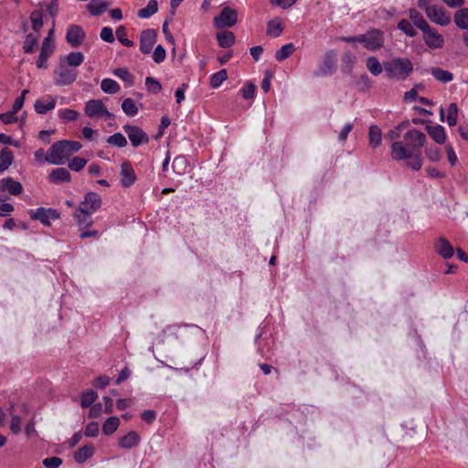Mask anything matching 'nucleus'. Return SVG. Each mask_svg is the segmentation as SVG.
I'll list each match as a JSON object with an SVG mask.
<instances>
[{
    "label": "nucleus",
    "instance_id": "nucleus-1",
    "mask_svg": "<svg viewBox=\"0 0 468 468\" xmlns=\"http://www.w3.org/2000/svg\"><path fill=\"white\" fill-rule=\"evenodd\" d=\"M391 157L396 161L409 160L407 166L415 171L420 170L422 165L420 153L409 152L403 148V143L400 141L391 144Z\"/></svg>",
    "mask_w": 468,
    "mask_h": 468
},
{
    "label": "nucleus",
    "instance_id": "nucleus-8",
    "mask_svg": "<svg viewBox=\"0 0 468 468\" xmlns=\"http://www.w3.org/2000/svg\"><path fill=\"white\" fill-rule=\"evenodd\" d=\"M421 32L423 41L427 47L432 49L443 48L445 42L444 37L435 28L429 25Z\"/></svg>",
    "mask_w": 468,
    "mask_h": 468
},
{
    "label": "nucleus",
    "instance_id": "nucleus-33",
    "mask_svg": "<svg viewBox=\"0 0 468 468\" xmlns=\"http://www.w3.org/2000/svg\"><path fill=\"white\" fill-rule=\"evenodd\" d=\"M158 11V3L156 0H150L147 5L138 11L140 18H149Z\"/></svg>",
    "mask_w": 468,
    "mask_h": 468
},
{
    "label": "nucleus",
    "instance_id": "nucleus-22",
    "mask_svg": "<svg viewBox=\"0 0 468 468\" xmlns=\"http://www.w3.org/2000/svg\"><path fill=\"white\" fill-rule=\"evenodd\" d=\"M141 437L138 432L134 431H129L126 435L119 440V446L123 449H132L139 444Z\"/></svg>",
    "mask_w": 468,
    "mask_h": 468
},
{
    "label": "nucleus",
    "instance_id": "nucleus-54",
    "mask_svg": "<svg viewBox=\"0 0 468 468\" xmlns=\"http://www.w3.org/2000/svg\"><path fill=\"white\" fill-rule=\"evenodd\" d=\"M87 164V160L82 157L76 156L69 163V168L72 171H80Z\"/></svg>",
    "mask_w": 468,
    "mask_h": 468
},
{
    "label": "nucleus",
    "instance_id": "nucleus-29",
    "mask_svg": "<svg viewBox=\"0 0 468 468\" xmlns=\"http://www.w3.org/2000/svg\"><path fill=\"white\" fill-rule=\"evenodd\" d=\"M369 145L373 148H377L381 144L382 133L378 125H371L368 131Z\"/></svg>",
    "mask_w": 468,
    "mask_h": 468
},
{
    "label": "nucleus",
    "instance_id": "nucleus-3",
    "mask_svg": "<svg viewBox=\"0 0 468 468\" xmlns=\"http://www.w3.org/2000/svg\"><path fill=\"white\" fill-rule=\"evenodd\" d=\"M403 148L409 152L420 153V148L425 144L426 135L416 129L409 130L403 136Z\"/></svg>",
    "mask_w": 468,
    "mask_h": 468
},
{
    "label": "nucleus",
    "instance_id": "nucleus-50",
    "mask_svg": "<svg viewBox=\"0 0 468 468\" xmlns=\"http://www.w3.org/2000/svg\"><path fill=\"white\" fill-rule=\"evenodd\" d=\"M30 20L32 23V28L35 31H39L43 27L42 13L38 10H34L30 15Z\"/></svg>",
    "mask_w": 468,
    "mask_h": 468
},
{
    "label": "nucleus",
    "instance_id": "nucleus-20",
    "mask_svg": "<svg viewBox=\"0 0 468 468\" xmlns=\"http://www.w3.org/2000/svg\"><path fill=\"white\" fill-rule=\"evenodd\" d=\"M0 190L8 191L11 195L18 196L23 191V186L20 182L15 181L11 177H5L0 181Z\"/></svg>",
    "mask_w": 468,
    "mask_h": 468
},
{
    "label": "nucleus",
    "instance_id": "nucleus-4",
    "mask_svg": "<svg viewBox=\"0 0 468 468\" xmlns=\"http://www.w3.org/2000/svg\"><path fill=\"white\" fill-rule=\"evenodd\" d=\"M69 153L66 144V140L58 141L51 145L45 156V161L52 165H61L69 157Z\"/></svg>",
    "mask_w": 468,
    "mask_h": 468
},
{
    "label": "nucleus",
    "instance_id": "nucleus-63",
    "mask_svg": "<svg viewBox=\"0 0 468 468\" xmlns=\"http://www.w3.org/2000/svg\"><path fill=\"white\" fill-rule=\"evenodd\" d=\"M10 430L13 433L17 434L21 431V419L16 415H12Z\"/></svg>",
    "mask_w": 468,
    "mask_h": 468
},
{
    "label": "nucleus",
    "instance_id": "nucleus-53",
    "mask_svg": "<svg viewBox=\"0 0 468 468\" xmlns=\"http://www.w3.org/2000/svg\"><path fill=\"white\" fill-rule=\"evenodd\" d=\"M116 37L123 46L128 48L133 46V42L126 37V29L123 26H120L116 29Z\"/></svg>",
    "mask_w": 468,
    "mask_h": 468
},
{
    "label": "nucleus",
    "instance_id": "nucleus-58",
    "mask_svg": "<svg viewBox=\"0 0 468 468\" xmlns=\"http://www.w3.org/2000/svg\"><path fill=\"white\" fill-rule=\"evenodd\" d=\"M16 112L10 111L0 114V121L5 124H11L17 121Z\"/></svg>",
    "mask_w": 468,
    "mask_h": 468
},
{
    "label": "nucleus",
    "instance_id": "nucleus-61",
    "mask_svg": "<svg viewBox=\"0 0 468 468\" xmlns=\"http://www.w3.org/2000/svg\"><path fill=\"white\" fill-rule=\"evenodd\" d=\"M79 115L80 113L77 111L71 109H65L59 112V116L67 121H75Z\"/></svg>",
    "mask_w": 468,
    "mask_h": 468
},
{
    "label": "nucleus",
    "instance_id": "nucleus-35",
    "mask_svg": "<svg viewBox=\"0 0 468 468\" xmlns=\"http://www.w3.org/2000/svg\"><path fill=\"white\" fill-rule=\"evenodd\" d=\"M119 425L120 420L118 417H110L102 425V432L111 435L118 429Z\"/></svg>",
    "mask_w": 468,
    "mask_h": 468
},
{
    "label": "nucleus",
    "instance_id": "nucleus-34",
    "mask_svg": "<svg viewBox=\"0 0 468 468\" xmlns=\"http://www.w3.org/2000/svg\"><path fill=\"white\" fill-rule=\"evenodd\" d=\"M101 89L108 94H115L120 90V85L112 79H103L101 82Z\"/></svg>",
    "mask_w": 468,
    "mask_h": 468
},
{
    "label": "nucleus",
    "instance_id": "nucleus-7",
    "mask_svg": "<svg viewBox=\"0 0 468 468\" xmlns=\"http://www.w3.org/2000/svg\"><path fill=\"white\" fill-rule=\"evenodd\" d=\"M84 111L90 118L104 116L107 119H114V115L107 110L101 100H90L87 101Z\"/></svg>",
    "mask_w": 468,
    "mask_h": 468
},
{
    "label": "nucleus",
    "instance_id": "nucleus-10",
    "mask_svg": "<svg viewBox=\"0 0 468 468\" xmlns=\"http://www.w3.org/2000/svg\"><path fill=\"white\" fill-rule=\"evenodd\" d=\"M123 130L133 147H138L149 142L147 133L138 126L126 124L123 126Z\"/></svg>",
    "mask_w": 468,
    "mask_h": 468
},
{
    "label": "nucleus",
    "instance_id": "nucleus-26",
    "mask_svg": "<svg viewBox=\"0 0 468 468\" xmlns=\"http://www.w3.org/2000/svg\"><path fill=\"white\" fill-rule=\"evenodd\" d=\"M431 74L436 80L441 83H448L453 80V74L452 72L439 67L431 68Z\"/></svg>",
    "mask_w": 468,
    "mask_h": 468
},
{
    "label": "nucleus",
    "instance_id": "nucleus-24",
    "mask_svg": "<svg viewBox=\"0 0 468 468\" xmlns=\"http://www.w3.org/2000/svg\"><path fill=\"white\" fill-rule=\"evenodd\" d=\"M429 135L439 144H443L446 141L444 128L441 125H427L425 127Z\"/></svg>",
    "mask_w": 468,
    "mask_h": 468
},
{
    "label": "nucleus",
    "instance_id": "nucleus-52",
    "mask_svg": "<svg viewBox=\"0 0 468 468\" xmlns=\"http://www.w3.org/2000/svg\"><path fill=\"white\" fill-rule=\"evenodd\" d=\"M145 86H146L148 91L154 93V94L160 92L162 90L161 83L157 80L154 79L153 77H147L145 79Z\"/></svg>",
    "mask_w": 468,
    "mask_h": 468
},
{
    "label": "nucleus",
    "instance_id": "nucleus-6",
    "mask_svg": "<svg viewBox=\"0 0 468 468\" xmlns=\"http://www.w3.org/2000/svg\"><path fill=\"white\" fill-rule=\"evenodd\" d=\"M238 21V13L235 9L225 6L220 14L214 17V26L217 28H226L233 27Z\"/></svg>",
    "mask_w": 468,
    "mask_h": 468
},
{
    "label": "nucleus",
    "instance_id": "nucleus-37",
    "mask_svg": "<svg viewBox=\"0 0 468 468\" xmlns=\"http://www.w3.org/2000/svg\"><path fill=\"white\" fill-rule=\"evenodd\" d=\"M122 112L130 117H133L138 113V108L135 105V102L131 98H126L122 101Z\"/></svg>",
    "mask_w": 468,
    "mask_h": 468
},
{
    "label": "nucleus",
    "instance_id": "nucleus-60",
    "mask_svg": "<svg viewBox=\"0 0 468 468\" xmlns=\"http://www.w3.org/2000/svg\"><path fill=\"white\" fill-rule=\"evenodd\" d=\"M99 433L98 422L92 421L86 426L84 434L87 437H96Z\"/></svg>",
    "mask_w": 468,
    "mask_h": 468
},
{
    "label": "nucleus",
    "instance_id": "nucleus-13",
    "mask_svg": "<svg viewBox=\"0 0 468 468\" xmlns=\"http://www.w3.org/2000/svg\"><path fill=\"white\" fill-rule=\"evenodd\" d=\"M55 75H57L56 83L58 85H69L76 80L77 71L69 69L63 61H61L58 68L55 70Z\"/></svg>",
    "mask_w": 468,
    "mask_h": 468
},
{
    "label": "nucleus",
    "instance_id": "nucleus-55",
    "mask_svg": "<svg viewBox=\"0 0 468 468\" xmlns=\"http://www.w3.org/2000/svg\"><path fill=\"white\" fill-rule=\"evenodd\" d=\"M425 154L427 155V157L432 161V162H437L441 159V151L438 147L436 146H430V147H427L426 150H425Z\"/></svg>",
    "mask_w": 468,
    "mask_h": 468
},
{
    "label": "nucleus",
    "instance_id": "nucleus-59",
    "mask_svg": "<svg viewBox=\"0 0 468 468\" xmlns=\"http://www.w3.org/2000/svg\"><path fill=\"white\" fill-rule=\"evenodd\" d=\"M62 463V460L59 457H49L43 460V465L46 468H58Z\"/></svg>",
    "mask_w": 468,
    "mask_h": 468
},
{
    "label": "nucleus",
    "instance_id": "nucleus-62",
    "mask_svg": "<svg viewBox=\"0 0 468 468\" xmlns=\"http://www.w3.org/2000/svg\"><path fill=\"white\" fill-rule=\"evenodd\" d=\"M101 38L108 43L114 42V36L111 27H105L101 31Z\"/></svg>",
    "mask_w": 468,
    "mask_h": 468
},
{
    "label": "nucleus",
    "instance_id": "nucleus-27",
    "mask_svg": "<svg viewBox=\"0 0 468 468\" xmlns=\"http://www.w3.org/2000/svg\"><path fill=\"white\" fill-rule=\"evenodd\" d=\"M109 6V3L103 0H91L87 9L92 16H100L106 11Z\"/></svg>",
    "mask_w": 468,
    "mask_h": 468
},
{
    "label": "nucleus",
    "instance_id": "nucleus-14",
    "mask_svg": "<svg viewBox=\"0 0 468 468\" xmlns=\"http://www.w3.org/2000/svg\"><path fill=\"white\" fill-rule=\"evenodd\" d=\"M384 34L379 29H372L367 32L365 48L370 51H375L383 47Z\"/></svg>",
    "mask_w": 468,
    "mask_h": 468
},
{
    "label": "nucleus",
    "instance_id": "nucleus-36",
    "mask_svg": "<svg viewBox=\"0 0 468 468\" xmlns=\"http://www.w3.org/2000/svg\"><path fill=\"white\" fill-rule=\"evenodd\" d=\"M295 50V47L292 43L286 44L278 49L275 53V58L278 61H283L288 58Z\"/></svg>",
    "mask_w": 468,
    "mask_h": 468
},
{
    "label": "nucleus",
    "instance_id": "nucleus-25",
    "mask_svg": "<svg viewBox=\"0 0 468 468\" xmlns=\"http://www.w3.org/2000/svg\"><path fill=\"white\" fill-rule=\"evenodd\" d=\"M94 446L87 444L80 448L74 454V459L78 463H82L90 459L94 453Z\"/></svg>",
    "mask_w": 468,
    "mask_h": 468
},
{
    "label": "nucleus",
    "instance_id": "nucleus-51",
    "mask_svg": "<svg viewBox=\"0 0 468 468\" xmlns=\"http://www.w3.org/2000/svg\"><path fill=\"white\" fill-rule=\"evenodd\" d=\"M38 41L37 37L33 34H28L26 37V40L24 42L23 49L25 53H32L34 51V48Z\"/></svg>",
    "mask_w": 468,
    "mask_h": 468
},
{
    "label": "nucleus",
    "instance_id": "nucleus-64",
    "mask_svg": "<svg viewBox=\"0 0 468 468\" xmlns=\"http://www.w3.org/2000/svg\"><path fill=\"white\" fill-rule=\"evenodd\" d=\"M110 378L107 376H100L94 380V386L98 388H104L110 384Z\"/></svg>",
    "mask_w": 468,
    "mask_h": 468
},
{
    "label": "nucleus",
    "instance_id": "nucleus-49",
    "mask_svg": "<svg viewBox=\"0 0 468 468\" xmlns=\"http://www.w3.org/2000/svg\"><path fill=\"white\" fill-rule=\"evenodd\" d=\"M67 63L72 67H78L84 61V56L81 52H70L67 58Z\"/></svg>",
    "mask_w": 468,
    "mask_h": 468
},
{
    "label": "nucleus",
    "instance_id": "nucleus-44",
    "mask_svg": "<svg viewBox=\"0 0 468 468\" xmlns=\"http://www.w3.org/2000/svg\"><path fill=\"white\" fill-rule=\"evenodd\" d=\"M367 68L374 76L379 75L383 70V67L376 57L367 58Z\"/></svg>",
    "mask_w": 468,
    "mask_h": 468
},
{
    "label": "nucleus",
    "instance_id": "nucleus-39",
    "mask_svg": "<svg viewBox=\"0 0 468 468\" xmlns=\"http://www.w3.org/2000/svg\"><path fill=\"white\" fill-rule=\"evenodd\" d=\"M356 58L353 53H351L350 51L345 52L343 55V58H342L343 72L346 73V74L350 73L352 70V67H353L354 63L356 62Z\"/></svg>",
    "mask_w": 468,
    "mask_h": 468
},
{
    "label": "nucleus",
    "instance_id": "nucleus-5",
    "mask_svg": "<svg viewBox=\"0 0 468 468\" xmlns=\"http://www.w3.org/2000/svg\"><path fill=\"white\" fill-rule=\"evenodd\" d=\"M423 11L427 17L436 25L446 27L452 21L451 15L442 6L438 5H430Z\"/></svg>",
    "mask_w": 468,
    "mask_h": 468
},
{
    "label": "nucleus",
    "instance_id": "nucleus-38",
    "mask_svg": "<svg viewBox=\"0 0 468 468\" xmlns=\"http://www.w3.org/2000/svg\"><path fill=\"white\" fill-rule=\"evenodd\" d=\"M187 161L186 158L183 155L176 156L174 161L172 167L174 171L178 175H183L186 173L187 170Z\"/></svg>",
    "mask_w": 468,
    "mask_h": 468
},
{
    "label": "nucleus",
    "instance_id": "nucleus-31",
    "mask_svg": "<svg viewBox=\"0 0 468 468\" xmlns=\"http://www.w3.org/2000/svg\"><path fill=\"white\" fill-rule=\"evenodd\" d=\"M218 45L221 48H230L235 43V36L231 31H223L217 34Z\"/></svg>",
    "mask_w": 468,
    "mask_h": 468
},
{
    "label": "nucleus",
    "instance_id": "nucleus-21",
    "mask_svg": "<svg viewBox=\"0 0 468 468\" xmlns=\"http://www.w3.org/2000/svg\"><path fill=\"white\" fill-rule=\"evenodd\" d=\"M93 213L90 212L88 209L80 207L74 212V218L80 228H87L92 224L91 215Z\"/></svg>",
    "mask_w": 468,
    "mask_h": 468
},
{
    "label": "nucleus",
    "instance_id": "nucleus-56",
    "mask_svg": "<svg viewBox=\"0 0 468 468\" xmlns=\"http://www.w3.org/2000/svg\"><path fill=\"white\" fill-rule=\"evenodd\" d=\"M166 52L165 49L158 45L153 53V59L155 63H161L165 59Z\"/></svg>",
    "mask_w": 468,
    "mask_h": 468
},
{
    "label": "nucleus",
    "instance_id": "nucleus-16",
    "mask_svg": "<svg viewBox=\"0 0 468 468\" xmlns=\"http://www.w3.org/2000/svg\"><path fill=\"white\" fill-rule=\"evenodd\" d=\"M85 38V32L81 27L71 25L67 30L66 39L72 48H78Z\"/></svg>",
    "mask_w": 468,
    "mask_h": 468
},
{
    "label": "nucleus",
    "instance_id": "nucleus-17",
    "mask_svg": "<svg viewBox=\"0 0 468 468\" xmlns=\"http://www.w3.org/2000/svg\"><path fill=\"white\" fill-rule=\"evenodd\" d=\"M121 184L123 187L133 186L136 180L135 172L129 161L122 162L121 165Z\"/></svg>",
    "mask_w": 468,
    "mask_h": 468
},
{
    "label": "nucleus",
    "instance_id": "nucleus-18",
    "mask_svg": "<svg viewBox=\"0 0 468 468\" xmlns=\"http://www.w3.org/2000/svg\"><path fill=\"white\" fill-rule=\"evenodd\" d=\"M101 197L95 192H88L80 207L88 209L90 212H96L101 207Z\"/></svg>",
    "mask_w": 468,
    "mask_h": 468
},
{
    "label": "nucleus",
    "instance_id": "nucleus-46",
    "mask_svg": "<svg viewBox=\"0 0 468 468\" xmlns=\"http://www.w3.org/2000/svg\"><path fill=\"white\" fill-rule=\"evenodd\" d=\"M107 143L119 148H122L127 145V140L121 133H115L114 134L109 136Z\"/></svg>",
    "mask_w": 468,
    "mask_h": 468
},
{
    "label": "nucleus",
    "instance_id": "nucleus-45",
    "mask_svg": "<svg viewBox=\"0 0 468 468\" xmlns=\"http://www.w3.org/2000/svg\"><path fill=\"white\" fill-rule=\"evenodd\" d=\"M398 28L401 30L408 37H415L417 36V31L414 28L413 25L407 19H401L398 23Z\"/></svg>",
    "mask_w": 468,
    "mask_h": 468
},
{
    "label": "nucleus",
    "instance_id": "nucleus-9",
    "mask_svg": "<svg viewBox=\"0 0 468 468\" xmlns=\"http://www.w3.org/2000/svg\"><path fill=\"white\" fill-rule=\"evenodd\" d=\"M337 54L335 50H329L324 54V60L319 69L314 72L317 77L332 75L337 68Z\"/></svg>",
    "mask_w": 468,
    "mask_h": 468
},
{
    "label": "nucleus",
    "instance_id": "nucleus-11",
    "mask_svg": "<svg viewBox=\"0 0 468 468\" xmlns=\"http://www.w3.org/2000/svg\"><path fill=\"white\" fill-rule=\"evenodd\" d=\"M52 35L53 29L49 30L48 36L42 42L40 54L37 61V67L39 69H46L48 67V59L53 53L54 47L52 46Z\"/></svg>",
    "mask_w": 468,
    "mask_h": 468
},
{
    "label": "nucleus",
    "instance_id": "nucleus-48",
    "mask_svg": "<svg viewBox=\"0 0 468 468\" xmlns=\"http://www.w3.org/2000/svg\"><path fill=\"white\" fill-rule=\"evenodd\" d=\"M458 107L455 102L450 103L447 109V122L450 126H454L457 123Z\"/></svg>",
    "mask_w": 468,
    "mask_h": 468
},
{
    "label": "nucleus",
    "instance_id": "nucleus-42",
    "mask_svg": "<svg viewBox=\"0 0 468 468\" xmlns=\"http://www.w3.org/2000/svg\"><path fill=\"white\" fill-rule=\"evenodd\" d=\"M13 159V153L8 148H4L0 151V165L5 171L11 165Z\"/></svg>",
    "mask_w": 468,
    "mask_h": 468
},
{
    "label": "nucleus",
    "instance_id": "nucleus-28",
    "mask_svg": "<svg viewBox=\"0 0 468 468\" xmlns=\"http://www.w3.org/2000/svg\"><path fill=\"white\" fill-rule=\"evenodd\" d=\"M48 101H45L44 100H37L35 104L34 108L35 111L38 114H46L48 111H51L56 106V100L52 97H48Z\"/></svg>",
    "mask_w": 468,
    "mask_h": 468
},
{
    "label": "nucleus",
    "instance_id": "nucleus-40",
    "mask_svg": "<svg viewBox=\"0 0 468 468\" xmlns=\"http://www.w3.org/2000/svg\"><path fill=\"white\" fill-rule=\"evenodd\" d=\"M228 79L227 69H223L210 77V86L213 89L218 88Z\"/></svg>",
    "mask_w": 468,
    "mask_h": 468
},
{
    "label": "nucleus",
    "instance_id": "nucleus-57",
    "mask_svg": "<svg viewBox=\"0 0 468 468\" xmlns=\"http://www.w3.org/2000/svg\"><path fill=\"white\" fill-rule=\"evenodd\" d=\"M256 86L250 82L247 83L242 89L241 93L244 99L249 100L254 97Z\"/></svg>",
    "mask_w": 468,
    "mask_h": 468
},
{
    "label": "nucleus",
    "instance_id": "nucleus-15",
    "mask_svg": "<svg viewBox=\"0 0 468 468\" xmlns=\"http://www.w3.org/2000/svg\"><path fill=\"white\" fill-rule=\"evenodd\" d=\"M156 41V31L149 28L143 30L140 36V50L144 54L151 52L153 46Z\"/></svg>",
    "mask_w": 468,
    "mask_h": 468
},
{
    "label": "nucleus",
    "instance_id": "nucleus-19",
    "mask_svg": "<svg viewBox=\"0 0 468 468\" xmlns=\"http://www.w3.org/2000/svg\"><path fill=\"white\" fill-rule=\"evenodd\" d=\"M435 251L443 259H451L453 256L454 250L448 239L440 237L434 244Z\"/></svg>",
    "mask_w": 468,
    "mask_h": 468
},
{
    "label": "nucleus",
    "instance_id": "nucleus-2",
    "mask_svg": "<svg viewBox=\"0 0 468 468\" xmlns=\"http://www.w3.org/2000/svg\"><path fill=\"white\" fill-rule=\"evenodd\" d=\"M384 69L390 78L405 80L413 71V64L407 58H399L386 62Z\"/></svg>",
    "mask_w": 468,
    "mask_h": 468
},
{
    "label": "nucleus",
    "instance_id": "nucleus-12",
    "mask_svg": "<svg viewBox=\"0 0 468 468\" xmlns=\"http://www.w3.org/2000/svg\"><path fill=\"white\" fill-rule=\"evenodd\" d=\"M30 218L33 220H39L46 226L50 225V220L59 218V213L54 208L38 207L36 210H30Z\"/></svg>",
    "mask_w": 468,
    "mask_h": 468
},
{
    "label": "nucleus",
    "instance_id": "nucleus-30",
    "mask_svg": "<svg viewBox=\"0 0 468 468\" xmlns=\"http://www.w3.org/2000/svg\"><path fill=\"white\" fill-rule=\"evenodd\" d=\"M453 20L461 29H468V8H461L454 13Z\"/></svg>",
    "mask_w": 468,
    "mask_h": 468
},
{
    "label": "nucleus",
    "instance_id": "nucleus-23",
    "mask_svg": "<svg viewBox=\"0 0 468 468\" xmlns=\"http://www.w3.org/2000/svg\"><path fill=\"white\" fill-rule=\"evenodd\" d=\"M49 181L55 184L69 182L71 179L70 173L64 167L53 169L48 175Z\"/></svg>",
    "mask_w": 468,
    "mask_h": 468
},
{
    "label": "nucleus",
    "instance_id": "nucleus-47",
    "mask_svg": "<svg viewBox=\"0 0 468 468\" xmlns=\"http://www.w3.org/2000/svg\"><path fill=\"white\" fill-rule=\"evenodd\" d=\"M113 74L127 82L130 86L133 85L134 77L126 68H118L113 70Z\"/></svg>",
    "mask_w": 468,
    "mask_h": 468
},
{
    "label": "nucleus",
    "instance_id": "nucleus-43",
    "mask_svg": "<svg viewBox=\"0 0 468 468\" xmlns=\"http://www.w3.org/2000/svg\"><path fill=\"white\" fill-rule=\"evenodd\" d=\"M98 398L97 393L93 389H87L81 395L80 405L82 408L90 407Z\"/></svg>",
    "mask_w": 468,
    "mask_h": 468
},
{
    "label": "nucleus",
    "instance_id": "nucleus-41",
    "mask_svg": "<svg viewBox=\"0 0 468 468\" xmlns=\"http://www.w3.org/2000/svg\"><path fill=\"white\" fill-rule=\"evenodd\" d=\"M282 23L278 20H270L267 23V35L272 36L274 37H279L282 32Z\"/></svg>",
    "mask_w": 468,
    "mask_h": 468
},
{
    "label": "nucleus",
    "instance_id": "nucleus-32",
    "mask_svg": "<svg viewBox=\"0 0 468 468\" xmlns=\"http://www.w3.org/2000/svg\"><path fill=\"white\" fill-rule=\"evenodd\" d=\"M410 19L412 21L413 25L418 27L420 31H422L429 23L425 20L423 16L417 11L416 9H410Z\"/></svg>",
    "mask_w": 468,
    "mask_h": 468
}]
</instances>
